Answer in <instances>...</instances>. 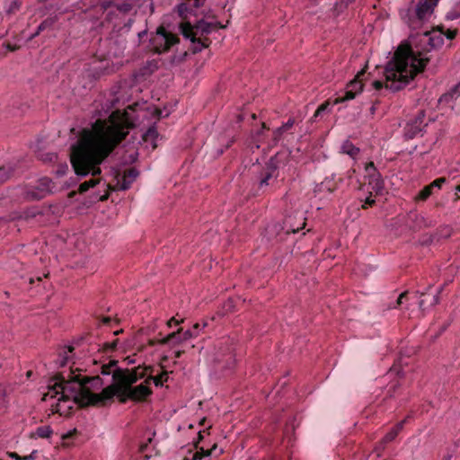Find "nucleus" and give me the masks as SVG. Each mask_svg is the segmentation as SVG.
I'll list each match as a JSON object with an SVG mask.
<instances>
[{"label":"nucleus","instance_id":"a878e982","mask_svg":"<svg viewBox=\"0 0 460 460\" xmlns=\"http://www.w3.org/2000/svg\"><path fill=\"white\" fill-rule=\"evenodd\" d=\"M459 92L458 95L460 94V83L448 93L447 94H444L441 98H440V102H444V101H447L451 98L454 97V95Z\"/></svg>","mask_w":460,"mask_h":460},{"label":"nucleus","instance_id":"ea45409f","mask_svg":"<svg viewBox=\"0 0 460 460\" xmlns=\"http://www.w3.org/2000/svg\"><path fill=\"white\" fill-rule=\"evenodd\" d=\"M326 108V104H322L315 111L314 116H318Z\"/></svg>","mask_w":460,"mask_h":460},{"label":"nucleus","instance_id":"b1692460","mask_svg":"<svg viewBox=\"0 0 460 460\" xmlns=\"http://www.w3.org/2000/svg\"><path fill=\"white\" fill-rule=\"evenodd\" d=\"M157 137H158L157 130L155 129V128L152 127V128H149L147 129V131L145 133L144 139L146 142H148V141L153 142Z\"/></svg>","mask_w":460,"mask_h":460},{"label":"nucleus","instance_id":"c9c22d12","mask_svg":"<svg viewBox=\"0 0 460 460\" xmlns=\"http://www.w3.org/2000/svg\"><path fill=\"white\" fill-rule=\"evenodd\" d=\"M4 390L0 387V408L4 406Z\"/></svg>","mask_w":460,"mask_h":460},{"label":"nucleus","instance_id":"603ef678","mask_svg":"<svg viewBox=\"0 0 460 460\" xmlns=\"http://www.w3.org/2000/svg\"><path fill=\"white\" fill-rule=\"evenodd\" d=\"M456 191L460 192V184L456 187Z\"/></svg>","mask_w":460,"mask_h":460},{"label":"nucleus","instance_id":"f8f14e48","mask_svg":"<svg viewBox=\"0 0 460 460\" xmlns=\"http://www.w3.org/2000/svg\"><path fill=\"white\" fill-rule=\"evenodd\" d=\"M438 0H420L417 8L416 14L417 17L422 21L429 18L434 9V6L437 5Z\"/></svg>","mask_w":460,"mask_h":460},{"label":"nucleus","instance_id":"4be33fe9","mask_svg":"<svg viewBox=\"0 0 460 460\" xmlns=\"http://www.w3.org/2000/svg\"><path fill=\"white\" fill-rule=\"evenodd\" d=\"M149 382L153 381L154 384L158 386L162 385L164 382H166L168 379V372H164L160 376H157L155 377H153L151 376H146Z\"/></svg>","mask_w":460,"mask_h":460},{"label":"nucleus","instance_id":"bb28decb","mask_svg":"<svg viewBox=\"0 0 460 460\" xmlns=\"http://www.w3.org/2000/svg\"><path fill=\"white\" fill-rule=\"evenodd\" d=\"M365 171H366V177L368 179V178H371V174H374V173H379L375 165H374V163H369L366 165L365 167Z\"/></svg>","mask_w":460,"mask_h":460},{"label":"nucleus","instance_id":"4468645a","mask_svg":"<svg viewBox=\"0 0 460 460\" xmlns=\"http://www.w3.org/2000/svg\"><path fill=\"white\" fill-rule=\"evenodd\" d=\"M423 112H420V115L414 119V121L408 123L404 128L405 136L408 138H413L418 134H420L423 129Z\"/></svg>","mask_w":460,"mask_h":460},{"label":"nucleus","instance_id":"bf43d9fd","mask_svg":"<svg viewBox=\"0 0 460 460\" xmlns=\"http://www.w3.org/2000/svg\"><path fill=\"white\" fill-rule=\"evenodd\" d=\"M448 460V459H447Z\"/></svg>","mask_w":460,"mask_h":460},{"label":"nucleus","instance_id":"58836bf2","mask_svg":"<svg viewBox=\"0 0 460 460\" xmlns=\"http://www.w3.org/2000/svg\"><path fill=\"white\" fill-rule=\"evenodd\" d=\"M37 453V451H33L31 454H30L29 456H23L22 457V460H35V454Z\"/></svg>","mask_w":460,"mask_h":460},{"label":"nucleus","instance_id":"f704fd0d","mask_svg":"<svg viewBox=\"0 0 460 460\" xmlns=\"http://www.w3.org/2000/svg\"><path fill=\"white\" fill-rule=\"evenodd\" d=\"M293 125H294V120L288 119V122L282 126V128H283L284 131H286L288 128H292Z\"/></svg>","mask_w":460,"mask_h":460},{"label":"nucleus","instance_id":"9d476101","mask_svg":"<svg viewBox=\"0 0 460 460\" xmlns=\"http://www.w3.org/2000/svg\"><path fill=\"white\" fill-rule=\"evenodd\" d=\"M443 288H439L436 294L432 295L428 292L420 294L419 301V307L422 312L429 310L435 305L439 302V295L442 292Z\"/></svg>","mask_w":460,"mask_h":460},{"label":"nucleus","instance_id":"72a5a7b5","mask_svg":"<svg viewBox=\"0 0 460 460\" xmlns=\"http://www.w3.org/2000/svg\"><path fill=\"white\" fill-rule=\"evenodd\" d=\"M38 213H39L38 210L25 211L24 215H23V217L24 218H29V217H35Z\"/></svg>","mask_w":460,"mask_h":460},{"label":"nucleus","instance_id":"13d9d810","mask_svg":"<svg viewBox=\"0 0 460 460\" xmlns=\"http://www.w3.org/2000/svg\"><path fill=\"white\" fill-rule=\"evenodd\" d=\"M199 2H198V1H196V2H195V5H196V6H199Z\"/></svg>","mask_w":460,"mask_h":460},{"label":"nucleus","instance_id":"aec40b11","mask_svg":"<svg viewBox=\"0 0 460 460\" xmlns=\"http://www.w3.org/2000/svg\"><path fill=\"white\" fill-rule=\"evenodd\" d=\"M55 21L52 18H48L44 20L37 28V31L35 33H33L29 40H32L36 36H38L42 31L46 30L47 28H50L54 24Z\"/></svg>","mask_w":460,"mask_h":460},{"label":"nucleus","instance_id":"393cba45","mask_svg":"<svg viewBox=\"0 0 460 460\" xmlns=\"http://www.w3.org/2000/svg\"><path fill=\"white\" fill-rule=\"evenodd\" d=\"M432 188L430 185H427L425 186L422 190H420V192L419 193L417 199H420V200H425L427 199L432 193Z\"/></svg>","mask_w":460,"mask_h":460},{"label":"nucleus","instance_id":"cd10ccee","mask_svg":"<svg viewBox=\"0 0 460 460\" xmlns=\"http://www.w3.org/2000/svg\"><path fill=\"white\" fill-rule=\"evenodd\" d=\"M369 195L366 197L364 204L362 205L363 208H367V206H373L376 202L374 197L376 196L372 191L367 192Z\"/></svg>","mask_w":460,"mask_h":460},{"label":"nucleus","instance_id":"79ce46f5","mask_svg":"<svg viewBox=\"0 0 460 460\" xmlns=\"http://www.w3.org/2000/svg\"><path fill=\"white\" fill-rule=\"evenodd\" d=\"M405 296H406V294H405V293H402V294L399 296V297H398V299H397V303H398L399 305L402 303V299L405 297Z\"/></svg>","mask_w":460,"mask_h":460},{"label":"nucleus","instance_id":"f03ea898","mask_svg":"<svg viewBox=\"0 0 460 460\" xmlns=\"http://www.w3.org/2000/svg\"><path fill=\"white\" fill-rule=\"evenodd\" d=\"M51 382L48 392L43 395V400L48 401L58 397L57 402L51 404L52 413L67 415L75 402L85 405H95L111 399L104 397V392L110 385L102 388L104 384L99 376L80 378L79 375L69 373L66 378L62 375Z\"/></svg>","mask_w":460,"mask_h":460},{"label":"nucleus","instance_id":"a211bd4d","mask_svg":"<svg viewBox=\"0 0 460 460\" xmlns=\"http://www.w3.org/2000/svg\"><path fill=\"white\" fill-rule=\"evenodd\" d=\"M341 151L351 158H355L359 153V148L356 147L350 141L346 140L341 145Z\"/></svg>","mask_w":460,"mask_h":460},{"label":"nucleus","instance_id":"a19ab883","mask_svg":"<svg viewBox=\"0 0 460 460\" xmlns=\"http://www.w3.org/2000/svg\"><path fill=\"white\" fill-rule=\"evenodd\" d=\"M200 329L199 323H196L193 325L192 330H190L192 332H197L199 334Z\"/></svg>","mask_w":460,"mask_h":460},{"label":"nucleus","instance_id":"5701e85b","mask_svg":"<svg viewBox=\"0 0 460 460\" xmlns=\"http://www.w3.org/2000/svg\"><path fill=\"white\" fill-rule=\"evenodd\" d=\"M98 182H99V180H96V179H91L89 181H86L83 182L82 184H80L79 190H80V192H84V191L88 190L90 188H93L95 185H97Z\"/></svg>","mask_w":460,"mask_h":460},{"label":"nucleus","instance_id":"c85d7f7f","mask_svg":"<svg viewBox=\"0 0 460 460\" xmlns=\"http://www.w3.org/2000/svg\"><path fill=\"white\" fill-rule=\"evenodd\" d=\"M446 182V178H438L435 181H433L429 185L432 189L438 188L440 189L442 185Z\"/></svg>","mask_w":460,"mask_h":460},{"label":"nucleus","instance_id":"dca6fc26","mask_svg":"<svg viewBox=\"0 0 460 460\" xmlns=\"http://www.w3.org/2000/svg\"><path fill=\"white\" fill-rule=\"evenodd\" d=\"M183 341H184V340H182L181 329H179L177 332H173L168 334L167 336H165L164 339H162L160 341V343L170 344L172 346H175Z\"/></svg>","mask_w":460,"mask_h":460},{"label":"nucleus","instance_id":"423d86ee","mask_svg":"<svg viewBox=\"0 0 460 460\" xmlns=\"http://www.w3.org/2000/svg\"><path fill=\"white\" fill-rule=\"evenodd\" d=\"M208 361L219 370L230 369L235 362L233 349L226 342H219L209 351Z\"/></svg>","mask_w":460,"mask_h":460},{"label":"nucleus","instance_id":"f3484780","mask_svg":"<svg viewBox=\"0 0 460 460\" xmlns=\"http://www.w3.org/2000/svg\"><path fill=\"white\" fill-rule=\"evenodd\" d=\"M277 173H276V168L274 166L269 165L266 168L265 175L261 179L260 181V186H269L270 184V181L273 179H276Z\"/></svg>","mask_w":460,"mask_h":460},{"label":"nucleus","instance_id":"6e6552de","mask_svg":"<svg viewBox=\"0 0 460 460\" xmlns=\"http://www.w3.org/2000/svg\"><path fill=\"white\" fill-rule=\"evenodd\" d=\"M364 75V71L358 72L356 77L347 85L344 96L340 98V102L352 100L360 93L363 90V84L361 76Z\"/></svg>","mask_w":460,"mask_h":460},{"label":"nucleus","instance_id":"2eb2a0df","mask_svg":"<svg viewBox=\"0 0 460 460\" xmlns=\"http://www.w3.org/2000/svg\"><path fill=\"white\" fill-rule=\"evenodd\" d=\"M339 181H341V179L336 180L335 175H332L330 177H326L319 185H317L314 189V192L316 193H332L337 188Z\"/></svg>","mask_w":460,"mask_h":460},{"label":"nucleus","instance_id":"a18cd8bd","mask_svg":"<svg viewBox=\"0 0 460 460\" xmlns=\"http://www.w3.org/2000/svg\"><path fill=\"white\" fill-rule=\"evenodd\" d=\"M447 17H448V18H450V19H456V18H457V17H458V14H455V13H449L447 14Z\"/></svg>","mask_w":460,"mask_h":460},{"label":"nucleus","instance_id":"e433bc0d","mask_svg":"<svg viewBox=\"0 0 460 460\" xmlns=\"http://www.w3.org/2000/svg\"><path fill=\"white\" fill-rule=\"evenodd\" d=\"M8 456H10L11 458H13L15 460H22V457H21L17 453L15 452H8L7 453Z\"/></svg>","mask_w":460,"mask_h":460},{"label":"nucleus","instance_id":"49530a36","mask_svg":"<svg viewBox=\"0 0 460 460\" xmlns=\"http://www.w3.org/2000/svg\"><path fill=\"white\" fill-rule=\"evenodd\" d=\"M6 48H7V49H9L11 51H13V50H15L17 49L16 47L11 46L10 44H7Z\"/></svg>","mask_w":460,"mask_h":460},{"label":"nucleus","instance_id":"37998d69","mask_svg":"<svg viewBox=\"0 0 460 460\" xmlns=\"http://www.w3.org/2000/svg\"><path fill=\"white\" fill-rule=\"evenodd\" d=\"M172 323H174L175 324L180 323V322L178 320H176L174 317H172L171 320L168 321V325L171 326Z\"/></svg>","mask_w":460,"mask_h":460},{"label":"nucleus","instance_id":"f257e3e1","mask_svg":"<svg viewBox=\"0 0 460 460\" xmlns=\"http://www.w3.org/2000/svg\"><path fill=\"white\" fill-rule=\"evenodd\" d=\"M132 126L128 112L116 110L108 119H98L90 128H84L71 146L70 160L75 172L79 176L99 175V165L126 137Z\"/></svg>","mask_w":460,"mask_h":460},{"label":"nucleus","instance_id":"2f4dec72","mask_svg":"<svg viewBox=\"0 0 460 460\" xmlns=\"http://www.w3.org/2000/svg\"><path fill=\"white\" fill-rule=\"evenodd\" d=\"M73 351V348L72 347H69L68 348V350L65 352V356L63 357L61 362H60V366H65L66 361L69 359V353H71Z\"/></svg>","mask_w":460,"mask_h":460},{"label":"nucleus","instance_id":"5fc2aeb1","mask_svg":"<svg viewBox=\"0 0 460 460\" xmlns=\"http://www.w3.org/2000/svg\"><path fill=\"white\" fill-rule=\"evenodd\" d=\"M109 321H110V319H109V318H105V319H104V323H108Z\"/></svg>","mask_w":460,"mask_h":460},{"label":"nucleus","instance_id":"8fccbe9b","mask_svg":"<svg viewBox=\"0 0 460 460\" xmlns=\"http://www.w3.org/2000/svg\"><path fill=\"white\" fill-rule=\"evenodd\" d=\"M122 332L121 330H120V331H116V332H114V334H115V335H117V334H119V332Z\"/></svg>","mask_w":460,"mask_h":460},{"label":"nucleus","instance_id":"0eeeda50","mask_svg":"<svg viewBox=\"0 0 460 460\" xmlns=\"http://www.w3.org/2000/svg\"><path fill=\"white\" fill-rule=\"evenodd\" d=\"M178 42L175 35L167 32L164 28H158L155 35L151 39V44L157 53H164Z\"/></svg>","mask_w":460,"mask_h":460},{"label":"nucleus","instance_id":"ddd939ff","mask_svg":"<svg viewBox=\"0 0 460 460\" xmlns=\"http://www.w3.org/2000/svg\"><path fill=\"white\" fill-rule=\"evenodd\" d=\"M138 176V172L135 169H129L123 175L117 179V188L120 190H126L130 188L132 182Z\"/></svg>","mask_w":460,"mask_h":460},{"label":"nucleus","instance_id":"4c0bfd02","mask_svg":"<svg viewBox=\"0 0 460 460\" xmlns=\"http://www.w3.org/2000/svg\"><path fill=\"white\" fill-rule=\"evenodd\" d=\"M75 431H76L75 429L68 431L67 433L62 435V438L66 439V438H71L75 433Z\"/></svg>","mask_w":460,"mask_h":460},{"label":"nucleus","instance_id":"7ed1b4c3","mask_svg":"<svg viewBox=\"0 0 460 460\" xmlns=\"http://www.w3.org/2000/svg\"><path fill=\"white\" fill-rule=\"evenodd\" d=\"M426 62L427 59L418 58L409 46L401 45L385 67V81H374L373 87L376 90L385 87L394 92L399 91L423 70Z\"/></svg>","mask_w":460,"mask_h":460},{"label":"nucleus","instance_id":"09e8293b","mask_svg":"<svg viewBox=\"0 0 460 460\" xmlns=\"http://www.w3.org/2000/svg\"><path fill=\"white\" fill-rule=\"evenodd\" d=\"M102 368H103V370H102V373L103 375H109V374H110V372H109L108 370H106V368H104V367H102Z\"/></svg>","mask_w":460,"mask_h":460},{"label":"nucleus","instance_id":"7c9ffc66","mask_svg":"<svg viewBox=\"0 0 460 460\" xmlns=\"http://www.w3.org/2000/svg\"><path fill=\"white\" fill-rule=\"evenodd\" d=\"M10 172L5 168H0V182L6 181L9 177Z\"/></svg>","mask_w":460,"mask_h":460},{"label":"nucleus","instance_id":"c756f323","mask_svg":"<svg viewBox=\"0 0 460 460\" xmlns=\"http://www.w3.org/2000/svg\"><path fill=\"white\" fill-rule=\"evenodd\" d=\"M181 336H182V340L185 341H188L193 337H197L198 336V333L197 332H192L190 330H187L185 332H181Z\"/></svg>","mask_w":460,"mask_h":460},{"label":"nucleus","instance_id":"6ab92c4d","mask_svg":"<svg viewBox=\"0 0 460 460\" xmlns=\"http://www.w3.org/2000/svg\"><path fill=\"white\" fill-rule=\"evenodd\" d=\"M402 424H403V421L400 422L399 424H397L396 427H394V429H392L383 438V443H388V442H391L393 441L395 437L397 436V434L399 433V431L402 429Z\"/></svg>","mask_w":460,"mask_h":460},{"label":"nucleus","instance_id":"de8ad7c7","mask_svg":"<svg viewBox=\"0 0 460 460\" xmlns=\"http://www.w3.org/2000/svg\"><path fill=\"white\" fill-rule=\"evenodd\" d=\"M181 354H182V351L177 350V351H175L174 356L176 358H179L181 356Z\"/></svg>","mask_w":460,"mask_h":460},{"label":"nucleus","instance_id":"3c124183","mask_svg":"<svg viewBox=\"0 0 460 460\" xmlns=\"http://www.w3.org/2000/svg\"><path fill=\"white\" fill-rule=\"evenodd\" d=\"M116 345V342H113L111 345V348L113 349Z\"/></svg>","mask_w":460,"mask_h":460},{"label":"nucleus","instance_id":"6e6d98bb","mask_svg":"<svg viewBox=\"0 0 460 460\" xmlns=\"http://www.w3.org/2000/svg\"><path fill=\"white\" fill-rule=\"evenodd\" d=\"M297 230H298V227H297L296 229L293 228V229H292V232H294V233H295V232H296Z\"/></svg>","mask_w":460,"mask_h":460},{"label":"nucleus","instance_id":"9b49d317","mask_svg":"<svg viewBox=\"0 0 460 460\" xmlns=\"http://www.w3.org/2000/svg\"><path fill=\"white\" fill-rule=\"evenodd\" d=\"M367 183L364 184L362 190L369 192L372 191L376 196L382 195L384 192V182L380 173L371 174V178L367 179Z\"/></svg>","mask_w":460,"mask_h":460},{"label":"nucleus","instance_id":"473e14b6","mask_svg":"<svg viewBox=\"0 0 460 460\" xmlns=\"http://www.w3.org/2000/svg\"><path fill=\"white\" fill-rule=\"evenodd\" d=\"M284 132V129L282 127L278 128L274 131V140L278 141L280 138L281 134Z\"/></svg>","mask_w":460,"mask_h":460},{"label":"nucleus","instance_id":"c03bdc74","mask_svg":"<svg viewBox=\"0 0 460 460\" xmlns=\"http://www.w3.org/2000/svg\"><path fill=\"white\" fill-rule=\"evenodd\" d=\"M202 456L198 452L193 456V460H201Z\"/></svg>","mask_w":460,"mask_h":460},{"label":"nucleus","instance_id":"20e7f679","mask_svg":"<svg viewBox=\"0 0 460 460\" xmlns=\"http://www.w3.org/2000/svg\"><path fill=\"white\" fill-rule=\"evenodd\" d=\"M146 367L133 369L116 370L112 374L114 383L104 392V397L112 398L118 396L124 402L130 399L142 401L150 394L149 380L146 377Z\"/></svg>","mask_w":460,"mask_h":460},{"label":"nucleus","instance_id":"1a4fd4ad","mask_svg":"<svg viewBox=\"0 0 460 460\" xmlns=\"http://www.w3.org/2000/svg\"><path fill=\"white\" fill-rule=\"evenodd\" d=\"M456 33V30H447L446 31H443L442 30H434L429 33H427L426 35L429 36V42L431 47L437 48L441 46L444 43V36L448 40H451L455 38Z\"/></svg>","mask_w":460,"mask_h":460},{"label":"nucleus","instance_id":"864d4df0","mask_svg":"<svg viewBox=\"0 0 460 460\" xmlns=\"http://www.w3.org/2000/svg\"><path fill=\"white\" fill-rule=\"evenodd\" d=\"M13 5H14V7H15V8H18V7H17V4H16V2H13Z\"/></svg>","mask_w":460,"mask_h":460},{"label":"nucleus","instance_id":"412c9836","mask_svg":"<svg viewBox=\"0 0 460 460\" xmlns=\"http://www.w3.org/2000/svg\"><path fill=\"white\" fill-rule=\"evenodd\" d=\"M53 433L51 428L49 426H41L37 428L35 431V435L39 438H48Z\"/></svg>","mask_w":460,"mask_h":460},{"label":"nucleus","instance_id":"39448f33","mask_svg":"<svg viewBox=\"0 0 460 460\" xmlns=\"http://www.w3.org/2000/svg\"><path fill=\"white\" fill-rule=\"evenodd\" d=\"M217 27V22H208L202 20L198 22L195 26H191L190 22H183L180 28L182 35L194 44V51L198 52L209 45L208 40L202 39V36L210 33Z\"/></svg>","mask_w":460,"mask_h":460},{"label":"nucleus","instance_id":"4d7b16f0","mask_svg":"<svg viewBox=\"0 0 460 460\" xmlns=\"http://www.w3.org/2000/svg\"><path fill=\"white\" fill-rule=\"evenodd\" d=\"M205 455H206V456H209V455H210V452H209V451H207V452L205 453Z\"/></svg>","mask_w":460,"mask_h":460}]
</instances>
